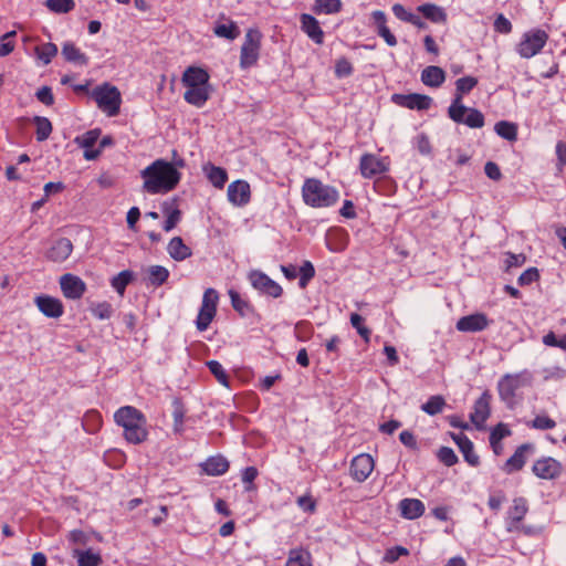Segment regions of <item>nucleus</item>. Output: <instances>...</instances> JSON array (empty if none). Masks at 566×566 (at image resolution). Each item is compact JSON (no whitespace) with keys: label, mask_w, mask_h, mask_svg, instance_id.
Returning a JSON list of instances; mask_svg holds the SVG:
<instances>
[{"label":"nucleus","mask_w":566,"mask_h":566,"mask_svg":"<svg viewBox=\"0 0 566 566\" xmlns=\"http://www.w3.org/2000/svg\"><path fill=\"white\" fill-rule=\"evenodd\" d=\"M144 179L143 189L151 195L174 190L180 181L181 174L164 159H157L140 171Z\"/></svg>","instance_id":"1"},{"label":"nucleus","mask_w":566,"mask_h":566,"mask_svg":"<svg viewBox=\"0 0 566 566\" xmlns=\"http://www.w3.org/2000/svg\"><path fill=\"white\" fill-rule=\"evenodd\" d=\"M115 422L123 428L124 438L128 443L139 444L148 437L146 417L135 407L124 406L114 413Z\"/></svg>","instance_id":"2"},{"label":"nucleus","mask_w":566,"mask_h":566,"mask_svg":"<svg viewBox=\"0 0 566 566\" xmlns=\"http://www.w3.org/2000/svg\"><path fill=\"white\" fill-rule=\"evenodd\" d=\"M302 199L308 207L328 208L338 201L339 192L317 178H306L302 186Z\"/></svg>","instance_id":"3"},{"label":"nucleus","mask_w":566,"mask_h":566,"mask_svg":"<svg viewBox=\"0 0 566 566\" xmlns=\"http://www.w3.org/2000/svg\"><path fill=\"white\" fill-rule=\"evenodd\" d=\"M91 95L97 103V106L108 116H115L118 114L122 99L117 87L105 83L95 87Z\"/></svg>","instance_id":"4"},{"label":"nucleus","mask_w":566,"mask_h":566,"mask_svg":"<svg viewBox=\"0 0 566 566\" xmlns=\"http://www.w3.org/2000/svg\"><path fill=\"white\" fill-rule=\"evenodd\" d=\"M548 40V34L541 29L524 33L516 46L517 53L524 59H531L542 51Z\"/></svg>","instance_id":"5"},{"label":"nucleus","mask_w":566,"mask_h":566,"mask_svg":"<svg viewBox=\"0 0 566 566\" xmlns=\"http://www.w3.org/2000/svg\"><path fill=\"white\" fill-rule=\"evenodd\" d=\"M219 294L214 289H207L202 296V303L196 319L198 331H206L217 314Z\"/></svg>","instance_id":"6"},{"label":"nucleus","mask_w":566,"mask_h":566,"mask_svg":"<svg viewBox=\"0 0 566 566\" xmlns=\"http://www.w3.org/2000/svg\"><path fill=\"white\" fill-rule=\"evenodd\" d=\"M260 46L261 33L254 29L248 30L244 36V42L241 46L240 66L242 69H249L258 62Z\"/></svg>","instance_id":"7"},{"label":"nucleus","mask_w":566,"mask_h":566,"mask_svg":"<svg viewBox=\"0 0 566 566\" xmlns=\"http://www.w3.org/2000/svg\"><path fill=\"white\" fill-rule=\"evenodd\" d=\"M390 159L388 156L378 157L375 154H364L359 160V170L364 178L371 179L389 171Z\"/></svg>","instance_id":"8"},{"label":"nucleus","mask_w":566,"mask_h":566,"mask_svg":"<svg viewBox=\"0 0 566 566\" xmlns=\"http://www.w3.org/2000/svg\"><path fill=\"white\" fill-rule=\"evenodd\" d=\"M526 373L524 374H506L504 375L499 384V395L501 399L507 403L513 402L516 391L523 387L528 380L525 378Z\"/></svg>","instance_id":"9"},{"label":"nucleus","mask_w":566,"mask_h":566,"mask_svg":"<svg viewBox=\"0 0 566 566\" xmlns=\"http://www.w3.org/2000/svg\"><path fill=\"white\" fill-rule=\"evenodd\" d=\"M532 472L538 479L556 480L563 474L564 467L558 460L552 457H542L533 463Z\"/></svg>","instance_id":"10"},{"label":"nucleus","mask_w":566,"mask_h":566,"mask_svg":"<svg viewBox=\"0 0 566 566\" xmlns=\"http://www.w3.org/2000/svg\"><path fill=\"white\" fill-rule=\"evenodd\" d=\"M478 85V78L473 76L460 77L455 82V94L451 105L448 108L449 117L455 118V113L464 109L462 104L463 96L470 93Z\"/></svg>","instance_id":"11"},{"label":"nucleus","mask_w":566,"mask_h":566,"mask_svg":"<svg viewBox=\"0 0 566 566\" xmlns=\"http://www.w3.org/2000/svg\"><path fill=\"white\" fill-rule=\"evenodd\" d=\"M394 104L400 107L416 111H427L431 107L433 99L424 94H394L391 96Z\"/></svg>","instance_id":"12"},{"label":"nucleus","mask_w":566,"mask_h":566,"mask_svg":"<svg viewBox=\"0 0 566 566\" xmlns=\"http://www.w3.org/2000/svg\"><path fill=\"white\" fill-rule=\"evenodd\" d=\"M375 468V461L368 453H360L353 458L349 467V475L356 482L366 481Z\"/></svg>","instance_id":"13"},{"label":"nucleus","mask_w":566,"mask_h":566,"mask_svg":"<svg viewBox=\"0 0 566 566\" xmlns=\"http://www.w3.org/2000/svg\"><path fill=\"white\" fill-rule=\"evenodd\" d=\"M249 280L255 290L274 298L280 297L283 293L281 285L260 271H252Z\"/></svg>","instance_id":"14"},{"label":"nucleus","mask_w":566,"mask_h":566,"mask_svg":"<svg viewBox=\"0 0 566 566\" xmlns=\"http://www.w3.org/2000/svg\"><path fill=\"white\" fill-rule=\"evenodd\" d=\"M60 286L63 295L70 300H78L86 291L85 282L71 273H66L60 277Z\"/></svg>","instance_id":"15"},{"label":"nucleus","mask_w":566,"mask_h":566,"mask_svg":"<svg viewBox=\"0 0 566 566\" xmlns=\"http://www.w3.org/2000/svg\"><path fill=\"white\" fill-rule=\"evenodd\" d=\"M491 395L489 391H484L480 398L474 402L473 410L470 413V420L478 428L482 429L485 421L491 413Z\"/></svg>","instance_id":"16"},{"label":"nucleus","mask_w":566,"mask_h":566,"mask_svg":"<svg viewBox=\"0 0 566 566\" xmlns=\"http://www.w3.org/2000/svg\"><path fill=\"white\" fill-rule=\"evenodd\" d=\"M227 196L233 206H245L251 198L250 185L245 180H235L228 186Z\"/></svg>","instance_id":"17"},{"label":"nucleus","mask_w":566,"mask_h":566,"mask_svg":"<svg viewBox=\"0 0 566 566\" xmlns=\"http://www.w3.org/2000/svg\"><path fill=\"white\" fill-rule=\"evenodd\" d=\"M34 303L39 311L50 318H59L64 313L62 302L50 295H39L34 298Z\"/></svg>","instance_id":"18"},{"label":"nucleus","mask_w":566,"mask_h":566,"mask_svg":"<svg viewBox=\"0 0 566 566\" xmlns=\"http://www.w3.org/2000/svg\"><path fill=\"white\" fill-rule=\"evenodd\" d=\"M370 18L373 20V27L376 31V33L384 39V41L389 46L397 45V39L396 36L390 32L389 28L387 27V15L381 10L373 11L370 14Z\"/></svg>","instance_id":"19"},{"label":"nucleus","mask_w":566,"mask_h":566,"mask_svg":"<svg viewBox=\"0 0 566 566\" xmlns=\"http://www.w3.org/2000/svg\"><path fill=\"white\" fill-rule=\"evenodd\" d=\"M490 325L485 314L476 313L461 317L457 322V329L460 332H481Z\"/></svg>","instance_id":"20"},{"label":"nucleus","mask_w":566,"mask_h":566,"mask_svg":"<svg viewBox=\"0 0 566 566\" xmlns=\"http://www.w3.org/2000/svg\"><path fill=\"white\" fill-rule=\"evenodd\" d=\"M73 244L67 238H60L53 242L46 252L48 260L56 263L64 262L72 253Z\"/></svg>","instance_id":"21"},{"label":"nucleus","mask_w":566,"mask_h":566,"mask_svg":"<svg viewBox=\"0 0 566 566\" xmlns=\"http://www.w3.org/2000/svg\"><path fill=\"white\" fill-rule=\"evenodd\" d=\"M534 450V446L531 443H524L517 447L512 457H510L505 463L504 470L507 473L522 470L525 465L527 455Z\"/></svg>","instance_id":"22"},{"label":"nucleus","mask_w":566,"mask_h":566,"mask_svg":"<svg viewBox=\"0 0 566 566\" xmlns=\"http://www.w3.org/2000/svg\"><path fill=\"white\" fill-rule=\"evenodd\" d=\"M326 247L332 252H342L347 248L348 233L342 228H332L326 233Z\"/></svg>","instance_id":"23"},{"label":"nucleus","mask_w":566,"mask_h":566,"mask_svg":"<svg viewBox=\"0 0 566 566\" xmlns=\"http://www.w3.org/2000/svg\"><path fill=\"white\" fill-rule=\"evenodd\" d=\"M455 118L450 117L455 123H462L469 126L470 128H481L484 125V116L476 108H468L464 106L460 113H455Z\"/></svg>","instance_id":"24"},{"label":"nucleus","mask_w":566,"mask_h":566,"mask_svg":"<svg viewBox=\"0 0 566 566\" xmlns=\"http://www.w3.org/2000/svg\"><path fill=\"white\" fill-rule=\"evenodd\" d=\"M229 467V461L220 454L210 457L200 464L201 470L210 476L223 475L228 472Z\"/></svg>","instance_id":"25"},{"label":"nucleus","mask_w":566,"mask_h":566,"mask_svg":"<svg viewBox=\"0 0 566 566\" xmlns=\"http://www.w3.org/2000/svg\"><path fill=\"white\" fill-rule=\"evenodd\" d=\"M301 29L307 34L315 43L322 44L324 40V32L318 21L311 14L303 13L301 15Z\"/></svg>","instance_id":"26"},{"label":"nucleus","mask_w":566,"mask_h":566,"mask_svg":"<svg viewBox=\"0 0 566 566\" xmlns=\"http://www.w3.org/2000/svg\"><path fill=\"white\" fill-rule=\"evenodd\" d=\"M398 509L400 515L406 520H416L424 513V504L418 499H402Z\"/></svg>","instance_id":"27"},{"label":"nucleus","mask_w":566,"mask_h":566,"mask_svg":"<svg viewBox=\"0 0 566 566\" xmlns=\"http://www.w3.org/2000/svg\"><path fill=\"white\" fill-rule=\"evenodd\" d=\"M185 87L209 85V74L206 70L197 66H189L182 74Z\"/></svg>","instance_id":"28"},{"label":"nucleus","mask_w":566,"mask_h":566,"mask_svg":"<svg viewBox=\"0 0 566 566\" xmlns=\"http://www.w3.org/2000/svg\"><path fill=\"white\" fill-rule=\"evenodd\" d=\"M185 101L196 107H202L210 97L209 85L186 87Z\"/></svg>","instance_id":"29"},{"label":"nucleus","mask_w":566,"mask_h":566,"mask_svg":"<svg viewBox=\"0 0 566 566\" xmlns=\"http://www.w3.org/2000/svg\"><path fill=\"white\" fill-rule=\"evenodd\" d=\"M446 81V72L434 65L424 67L421 72V82L429 87L438 88Z\"/></svg>","instance_id":"30"},{"label":"nucleus","mask_w":566,"mask_h":566,"mask_svg":"<svg viewBox=\"0 0 566 566\" xmlns=\"http://www.w3.org/2000/svg\"><path fill=\"white\" fill-rule=\"evenodd\" d=\"M285 566H313V557L304 547L292 548L289 552Z\"/></svg>","instance_id":"31"},{"label":"nucleus","mask_w":566,"mask_h":566,"mask_svg":"<svg viewBox=\"0 0 566 566\" xmlns=\"http://www.w3.org/2000/svg\"><path fill=\"white\" fill-rule=\"evenodd\" d=\"M220 20H224L227 22L222 23L218 21L216 23L213 28V33L217 36L232 41L240 35V29L235 22L228 20L224 15H221Z\"/></svg>","instance_id":"32"},{"label":"nucleus","mask_w":566,"mask_h":566,"mask_svg":"<svg viewBox=\"0 0 566 566\" xmlns=\"http://www.w3.org/2000/svg\"><path fill=\"white\" fill-rule=\"evenodd\" d=\"M169 255L176 261H184L191 255V250L180 237L172 238L167 247Z\"/></svg>","instance_id":"33"},{"label":"nucleus","mask_w":566,"mask_h":566,"mask_svg":"<svg viewBox=\"0 0 566 566\" xmlns=\"http://www.w3.org/2000/svg\"><path fill=\"white\" fill-rule=\"evenodd\" d=\"M418 11L422 13V15L434 23H444L447 21V13L443 8L433 4V3H424L418 7Z\"/></svg>","instance_id":"34"},{"label":"nucleus","mask_w":566,"mask_h":566,"mask_svg":"<svg viewBox=\"0 0 566 566\" xmlns=\"http://www.w3.org/2000/svg\"><path fill=\"white\" fill-rule=\"evenodd\" d=\"M229 296L231 301L232 307L242 316V317H249L254 313L253 306L250 304V302L242 297L240 293H238L234 290H229Z\"/></svg>","instance_id":"35"},{"label":"nucleus","mask_w":566,"mask_h":566,"mask_svg":"<svg viewBox=\"0 0 566 566\" xmlns=\"http://www.w3.org/2000/svg\"><path fill=\"white\" fill-rule=\"evenodd\" d=\"M528 512L527 501L524 497L513 500L512 506L507 511L506 520L513 522H522Z\"/></svg>","instance_id":"36"},{"label":"nucleus","mask_w":566,"mask_h":566,"mask_svg":"<svg viewBox=\"0 0 566 566\" xmlns=\"http://www.w3.org/2000/svg\"><path fill=\"white\" fill-rule=\"evenodd\" d=\"M62 55L69 62H73L80 65L87 64V56L81 52L72 42H65L62 46Z\"/></svg>","instance_id":"37"},{"label":"nucleus","mask_w":566,"mask_h":566,"mask_svg":"<svg viewBox=\"0 0 566 566\" xmlns=\"http://www.w3.org/2000/svg\"><path fill=\"white\" fill-rule=\"evenodd\" d=\"M83 429L90 433L93 434L99 430L102 427V416L96 410H90L84 415L83 418Z\"/></svg>","instance_id":"38"},{"label":"nucleus","mask_w":566,"mask_h":566,"mask_svg":"<svg viewBox=\"0 0 566 566\" xmlns=\"http://www.w3.org/2000/svg\"><path fill=\"white\" fill-rule=\"evenodd\" d=\"M74 556L77 558L78 566H98L102 563L99 554L87 551H74Z\"/></svg>","instance_id":"39"},{"label":"nucleus","mask_w":566,"mask_h":566,"mask_svg":"<svg viewBox=\"0 0 566 566\" xmlns=\"http://www.w3.org/2000/svg\"><path fill=\"white\" fill-rule=\"evenodd\" d=\"M207 170V177L209 181L216 187V188H223L224 184L228 180L227 171L221 167H216L211 165L209 168H206Z\"/></svg>","instance_id":"40"},{"label":"nucleus","mask_w":566,"mask_h":566,"mask_svg":"<svg viewBox=\"0 0 566 566\" xmlns=\"http://www.w3.org/2000/svg\"><path fill=\"white\" fill-rule=\"evenodd\" d=\"M496 134L502 138L514 142L517 138V126L513 123L501 120L494 127Z\"/></svg>","instance_id":"41"},{"label":"nucleus","mask_w":566,"mask_h":566,"mask_svg":"<svg viewBox=\"0 0 566 566\" xmlns=\"http://www.w3.org/2000/svg\"><path fill=\"white\" fill-rule=\"evenodd\" d=\"M342 9L340 0H315L314 11L317 14H333L339 12Z\"/></svg>","instance_id":"42"},{"label":"nucleus","mask_w":566,"mask_h":566,"mask_svg":"<svg viewBox=\"0 0 566 566\" xmlns=\"http://www.w3.org/2000/svg\"><path fill=\"white\" fill-rule=\"evenodd\" d=\"M169 276V271L161 265H151L148 269V281L154 286L163 285Z\"/></svg>","instance_id":"43"},{"label":"nucleus","mask_w":566,"mask_h":566,"mask_svg":"<svg viewBox=\"0 0 566 566\" xmlns=\"http://www.w3.org/2000/svg\"><path fill=\"white\" fill-rule=\"evenodd\" d=\"M35 54L43 64L48 65L52 59L57 54V46L54 43L48 42L35 48Z\"/></svg>","instance_id":"44"},{"label":"nucleus","mask_w":566,"mask_h":566,"mask_svg":"<svg viewBox=\"0 0 566 566\" xmlns=\"http://www.w3.org/2000/svg\"><path fill=\"white\" fill-rule=\"evenodd\" d=\"M446 406V400L442 396H431L426 403L421 406V410L430 416H436L442 412Z\"/></svg>","instance_id":"45"},{"label":"nucleus","mask_w":566,"mask_h":566,"mask_svg":"<svg viewBox=\"0 0 566 566\" xmlns=\"http://www.w3.org/2000/svg\"><path fill=\"white\" fill-rule=\"evenodd\" d=\"M46 8L57 14L69 13L75 8L74 0H46Z\"/></svg>","instance_id":"46"},{"label":"nucleus","mask_w":566,"mask_h":566,"mask_svg":"<svg viewBox=\"0 0 566 566\" xmlns=\"http://www.w3.org/2000/svg\"><path fill=\"white\" fill-rule=\"evenodd\" d=\"M133 279L132 272L129 271H122L116 276L112 279V286L113 289L119 294L124 295L125 290L127 285L130 283Z\"/></svg>","instance_id":"47"},{"label":"nucleus","mask_w":566,"mask_h":566,"mask_svg":"<svg viewBox=\"0 0 566 566\" xmlns=\"http://www.w3.org/2000/svg\"><path fill=\"white\" fill-rule=\"evenodd\" d=\"M298 286L301 289H305L310 281L315 276V268L310 261H304L303 264L298 269Z\"/></svg>","instance_id":"48"},{"label":"nucleus","mask_w":566,"mask_h":566,"mask_svg":"<svg viewBox=\"0 0 566 566\" xmlns=\"http://www.w3.org/2000/svg\"><path fill=\"white\" fill-rule=\"evenodd\" d=\"M36 125V140L43 142L49 138L52 133V124L46 117H35L34 119Z\"/></svg>","instance_id":"49"},{"label":"nucleus","mask_w":566,"mask_h":566,"mask_svg":"<svg viewBox=\"0 0 566 566\" xmlns=\"http://www.w3.org/2000/svg\"><path fill=\"white\" fill-rule=\"evenodd\" d=\"M511 434V430L504 423L496 424L490 433V444L492 449H496V446H500L502 439L509 437Z\"/></svg>","instance_id":"50"},{"label":"nucleus","mask_w":566,"mask_h":566,"mask_svg":"<svg viewBox=\"0 0 566 566\" xmlns=\"http://www.w3.org/2000/svg\"><path fill=\"white\" fill-rule=\"evenodd\" d=\"M364 317L357 313L350 315V324L366 343L370 340V329L364 325Z\"/></svg>","instance_id":"51"},{"label":"nucleus","mask_w":566,"mask_h":566,"mask_svg":"<svg viewBox=\"0 0 566 566\" xmlns=\"http://www.w3.org/2000/svg\"><path fill=\"white\" fill-rule=\"evenodd\" d=\"M186 410L182 403L178 400L174 401V431L177 433H181L184 431V419H185Z\"/></svg>","instance_id":"52"},{"label":"nucleus","mask_w":566,"mask_h":566,"mask_svg":"<svg viewBox=\"0 0 566 566\" xmlns=\"http://www.w3.org/2000/svg\"><path fill=\"white\" fill-rule=\"evenodd\" d=\"M459 450L469 465L478 467L480 464V457L474 452V447L471 440L459 447Z\"/></svg>","instance_id":"53"},{"label":"nucleus","mask_w":566,"mask_h":566,"mask_svg":"<svg viewBox=\"0 0 566 566\" xmlns=\"http://www.w3.org/2000/svg\"><path fill=\"white\" fill-rule=\"evenodd\" d=\"M207 366H208L210 373L216 377V379L221 385H223V386L229 385L228 374L226 373L224 368L222 367V365L219 361H217V360L207 361Z\"/></svg>","instance_id":"54"},{"label":"nucleus","mask_w":566,"mask_h":566,"mask_svg":"<svg viewBox=\"0 0 566 566\" xmlns=\"http://www.w3.org/2000/svg\"><path fill=\"white\" fill-rule=\"evenodd\" d=\"M335 76L337 78L348 77L353 74L354 67L350 61L346 57H339L335 62Z\"/></svg>","instance_id":"55"},{"label":"nucleus","mask_w":566,"mask_h":566,"mask_svg":"<svg viewBox=\"0 0 566 566\" xmlns=\"http://www.w3.org/2000/svg\"><path fill=\"white\" fill-rule=\"evenodd\" d=\"M91 312L98 319H107L112 316L113 307L108 302H101L92 305Z\"/></svg>","instance_id":"56"},{"label":"nucleus","mask_w":566,"mask_h":566,"mask_svg":"<svg viewBox=\"0 0 566 566\" xmlns=\"http://www.w3.org/2000/svg\"><path fill=\"white\" fill-rule=\"evenodd\" d=\"M259 471L255 467H247L242 470L241 479L242 482L245 484L244 489L245 491H253L255 486L253 485V481L258 478Z\"/></svg>","instance_id":"57"},{"label":"nucleus","mask_w":566,"mask_h":566,"mask_svg":"<svg viewBox=\"0 0 566 566\" xmlns=\"http://www.w3.org/2000/svg\"><path fill=\"white\" fill-rule=\"evenodd\" d=\"M437 457H438L439 461L442 462L447 467H452L458 462L457 454L449 447H441L437 452Z\"/></svg>","instance_id":"58"},{"label":"nucleus","mask_w":566,"mask_h":566,"mask_svg":"<svg viewBox=\"0 0 566 566\" xmlns=\"http://www.w3.org/2000/svg\"><path fill=\"white\" fill-rule=\"evenodd\" d=\"M99 137L98 129H92L83 134L81 137L76 138V142L82 148H92Z\"/></svg>","instance_id":"59"},{"label":"nucleus","mask_w":566,"mask_h":566,"mask_svg":"<svg viewBox=\"0 0 566 566\" xmlns=\"http://www.w3.org/2000/svg\"><path fill=\"white\" fill-rule=\"evenodd\" d=\"M528 426L538 430H549L555 428L556 422L547 416H536Z\"/></svg>","instance_id":"60"},{"label":"nucleus","mask_w":566,"mask_h":566,"mask_svg":"<svg viewBox=\"0 0 566 566\" xmlns=\"http://www.w3.org/2000/svg\"><path fill=\"white\" fill-rule=\"evenodd\" d=\"M15 35L14 31L7 32L0 39V56H7L14 50V43L11 40Z\"/></svg>","instance_id":"61"},{"label":"nucleus","mask_w":566,"mask_h":566,"mask_svg":"<svg viewBox=\"0 0 566 566\" xmlns=\"http://www.w3.org/2000/svg\"><path fill=\"white\" fill-rule=\"evenodd\" d=\"M312 335L311 323L306 321L298 322L295 326V336L301 342H306Z\"/></svg>","instance_id":"62"},{"label":"nucleus","mask_w":566,"mask_h":566,"mask_svg":"<svg viewBox=\"0 0 566 566\" xmlns=\"http://www.w3.org/2000/svg\"><path fill=\"white\" fill-rule=\"evenodd\" d=\"M35 97L39 102L46 106H51L54 104V95L52 88L50 86H42L35 93Z\"/></svg>","instance_id":"63"},{"label":"nucleus","mask_w":566,"mask_h":566,"mask_svg":"<svg viewBox=\"0 0 566 566\" xmlns=\"http://www.w3.org/2000/svg\"><path fill=\"white\" fill-rule=\"evenodd\" d=\"M538 279H539L538 270L536 268H530L520 275L517 282L521 286H524V285H530L533 282H536Z\"/></svg>","instance_id":"64"}]
</instances>
